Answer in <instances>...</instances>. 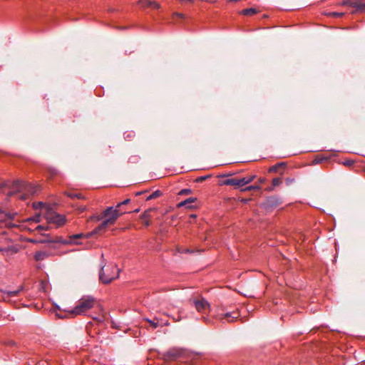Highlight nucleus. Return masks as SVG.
Here are the masks:
<instances>
[{
  "label": "nucleus",
  "mask_w": 365,
  "mask_h": 365,
  "mask_svg": "<svg viewBox=\"0 0 365 365\" xmlns=\"http://www.w3.org/2000/svg\"><path fill=\"white\" fill-rule=\"evenodd\" d=\"M168 324H169V323L168 322L165 323V325H168Z\"/></svg>",
  "instance_id": "58836bf2"
},
{
  "label": "nucleus",
  "mask_w": 365,
  "mask_h": 365,
  "mask_svg": "<svg viewBox=\"0 0 365 365\" xmlns=\"http://www.w3.org/2000/svg\"><path fill=\"white\" fill-rule=\"evenodd\" d=\"M43 237L38 239L39 243H58L61 245H78V242L76 240L78 239L84 238L85 235L83 233L73 235L69 237L68 240H64L61 237H52L48 235H42Z\"/></svg>",
  "instance_id": "20e7f679"
},
{
  "label": "nucleus",
  "mask_w": 365,
  "mask_h": 365,
  "mask_svg": "<svg viewBox=\"0 0 365 365\" xmlns=\"http://www.w3.org/2000/svg\"><path fill=\"white\" fill-rule=\"evenodd\" d=\"M130 199H126L125 200H123V202H119L117 204V205L115 206L118 209H120V207L123 205H127L130 202Z\"/></svg>",
  "instance_id": "393cba45"
},
{
  "label": "nucleus",
  "mask_w": 365,
  "mask_h": 365,
  "mask_svg": "<svg viewBox=\"0 0 365 365\" xmlns=\"http://www.w3.org/2000/svg\"><path fill=\"white\" fill-rule=\"evenodd\" d=\"M255 178V175L247 176L242 178H230L223 181L222 184L225 185H232L235 188H239L252 182Z\"/></svg>",
  "instance_id": "6e6552de"
},
{
  "label": "nucleus",
  "mask_w": 365,
  "mask_h": 365,
  "mask_svg": "<svg viewBox=\"0 0 365 365\" xmlns=\"http://www.w3.org/2000/svg\"><path fill=\"white\" fill-rule=\"evenodd\" d=\"M50 172L52 175H56L57 173V171L56 170H50Z\"/></svg>",
  "instance_id": "2f4dec72"
},
{
  "label": "nucleus",
  "mask_w": 365,
  "mask_h": 365,
  "mask_svg": "<svg viewBox=\"0 0 365 365\" xmlns=\"http://www.w3.org/2000/svg\"><path fill=\"white\" fill-rule=\"evenodd\" d=\"M41 221V215L36 214L34 217L26 219L21 224L17 225L12 222V216L6 213L4 211L0 210V227H7V228H19L20 230H27L30 232L37 230H46L48 227L38 225L35 228H32L28 226L27 224H30L31 222H39Z\"/></svg>",
  "instance_id": "f257e3e1"
},
{
  "label": "nucleus",
  "mask_w": 365,
  "mask_h": 365,
  "mask_svg": "<svg viewBox=\"0 0 365 365\" xmlns=\"http://www.w3.org/2000/svg\"><path fill=\"white\" fill-rule=\"evenodd\" d=\"M96 299L91 296H83L78 302V304L70 311L71 315L77 316L86 313L94 307Z\"/></svg>",
  "instance_id": "39448f33"
},
{
  "label": "nucleus",
  "mask_w": 365,
  "mask_h": 365,
  "mask_svg": "<svg viewBox=\"0 0 365 365\" xmlns=\"http://www.w3.org/2000/svg\"><path fill=\"white\" fill-rule=\"evenodd\" d=\"M85 210V207L81 208V210L83 211Z\"/></svg>",
  "instance_id": "e433bc0d"
},
{
  "label": "nucleus",
  "mask_w": 365,
  "mask_h": 365,
  "mask_svg": "<svg viewBox=\"0 0 365 365\" xmlns=\"http://www.w3.org/2000/svg\"><path fill=\"white\" fill-rule=\"evenodd\" d=\"M38 239H36V238H31V239H29L28 241L31 242V243H34V244H38L39 242H38Z\"/></svg>",
  "instance_id": "cd10ccee"
},
{
  "label": "nucleus",
  "mask_w": 365,
  "mask_h": 365,
  "mask_svg": "<svg viewBox=\"0 0 365 365\" xmlns=\"http://www.w3.org/2000/svg\"><path fill=\"white\" fill-rule=\"evenodd\" d=\"M353 163H354V162L351 160H346L344 163V165L349 166V165H351Z\"/></svg>",
  "instance_id": "c756f323"
},
{
  "label": "nucleus",
  "mask_w": 365,
  "mask_h": 365,
  "mask_svg": "<svg viewBox=\"0 0 365 365\" xmlns=\"http://www.w3.org/2000/svg\"><path fill=\"white\" fill-rule=\"evenodd\" d=\"M5 187H8L10 190L7 193L9 196L16 195L18 198L22 200L28 199L38 190V187L29 182L20 181L14 182L11 185L4 184L1 188Z\"/></svg>",
  "instance_id": "f03ea898"
},
{
  "label": "nucleus",
  "mask_w": 365,
  "mask_h": 365,
  "mask_svg": "<svg viewBox=\"0 0 365 365\" xmlns=\"http://www.w3.org/2000/svg\"><path fill=\"white\" fill-rule=\"evenodd\" d=\"M69 197L73 198V197H78V198H81V194H71V195H69Z\"/></svg>",
  "instance_id": "c85d7f7f"
},
{
  "label": "nucleus",
  "mask_w": 365,
  "mask_h": 365,
  "mask_svg": "<svg viewBox=\"0 0 365 365\" xmlns=\"http://www.w3.org/2000/svg\"><path fill=\"white\" fill-rule=\"evenodd\" d=\"M173 16H178V17H180V18H182V19L185 18V16H184L183 14L178 13V12L174 13L173 14Z\"/></svg>",
  "instance_id": "bb28decb"
},
{
  "label": "nucleus",
  "mask_w": 365,
  "mask_h": 365,
  "mask_svg": "<svg viewBox=\"0 0 365 365\" xmlns=\"http://www.w3.org/2000/svg\"><path fill=\"white\" fill-rule=\"evenodd\" d=\"M19 292V290H15V291H9L7 292V295L9 297H15L17 296Z\"/></svg>",
  "instance_id": "a878e982"
},
{
  "label": "nucleus",
  "mask_w": 365,
  "mask_h": 365,
  "mask_svg": "<svg viewBox=\"0 0 365 365\" xmlns=\"http://www.w3.org/2000/svg\"><path fill=\"white\" fill-rule=\"evenodd\" d=\"M257 13V9L253 8L246 9L240 11V14L245 16H253Z\"/></svg>",
  "instance_id": "f3484780"
},
{
  "label": "nucleus",
  "mask_w": 365,
  "mask_h": 365,
  "mask_svg": "<svg viewBox=\"0 0 365 365\" xmlns=\"http://www.w3.org/2000/svg\"><path fill=\"white\" fill-rule=\"evenodd\" d=\"M3 251V248L0 247V252Z\"/></svg>",
  "instance_id": "a19ab883"
},
{
  "label": "nucleus",
  "mask_w": 365,
  "mask_h": 365,
  "mask_svg": "<svg viewBox=\"0 0 365 365\" xmlns=\"http://www.w3.org/2000/svg\"><path fill=\"white\" fill-rule=\"evenodd\" d=\"M48 257V254L46 252L38 251L34 255V259L36 261H42Z\"/></svg>",
  "instance_id": "2eb2a0df"
},
{
  "label": "nucleus",
  "mask_w": 365,
  "mask_h": 365,
  "mask_svg": "<svg viewBox=\"0 0 365 365\" xmlns=\"http://www.w3.org/2000/svg\"><path fill=\"white\" fill-rule=\"evenodd\" d=\"M239 317L237 312H227L226 314H220L217 315V319H226L228 322H233L236 319Z\"/></svg>",
  "instance_id": "9b49d317"
},
{
  "label": "nucleus",
  "mask_w": 365,
  "mask_h": 365,
  "mask_svg": "<svg viewBox=\"0 0 365 365\" xmlns=\"http://www.w3.org/2000/svg\"><path fill=\"white\" fill-rule=\"evenodd\" d=\"M341 4L342 6L349 5L354 8L355 12H365V1L364 0H345Z\"/></svg>",
  "instance_id": "9d476101"
},
{
  "label": "nucleus",
  "mask_w": 365,
  "mask_h": 365,
  "mask_svg": "<svg viewBox=\"0 0 365 365\" xmlns=\"http://www.w3.org/2000/svg\"><path fill=\"white\" fill-rule=\"evenodd\" d=\"M145 320L148 322L153 329H156L158 327V320L157 322L149 319H145Z\"/></svg>",
  "instance_id": "4be33fe9"
},
{
  "label": "nucleus",
  "mask_w": 365,
  "mask_h": 365,
  "mask_svg": "<svg viewBox=\"0 0 365 365\" xmlns=\"http://www.w3.org/2000/svg\"><path fill=\"white\" fill-rule=\"evenodd\" d=\"M120 269L113 264L103 267L100 272V279L104 284H108L118 277Z\"/></svg>",
  "instance_id": "423d86ee"
},
{
  "label": "nucleus",
  "mask_w": 365,
  "mask_h": 365,
  "mask_svg": "<svg viewBox=\"0 0 365 365\" xmlns=\"http://www.w3.org/2000/svg\"><path fill=\"white\" fill-rule=\"evenodd\" d=\"M328 16L334 17V18H339L344 15V12H330L327 14Z\"/></svg>",
  "instance_id": "412c9836"
},
{
  "label": "nucleus",
  "mask_w": 365,
  "mask_h": 365,
  "mask_svg": "<svg viewBox=\"0 0 365 365\" xmlns=\"http://www.w3.org/2000/svg\"><path fill=\"white\" fill-rule=\"evenodd\" d=\"M140 194H141L140 192L136 193L137 195H140Z\"/></svg>",
  "instance_id": "c9c22d12"
},
{
  "label": "nucleus",
  "mask_w": 365,
  "mask_h": 365,
  "mask_svg": "<svg viewBox=\"0 0 365 365\" xmlns=\"http://www.w3.org/2000/svg\"><path fill=\"white\" fill-rule=\"evenodd\" d=\"M160 195V192L159 191H156V192H154L153 193H152L151 195H150L147 198L146 200H150L151 199H153V198H155L157 197H158Z\"/></svg>",
  "instance_id": "b1692460"
},
{
  "label": "nucleus",
  "mask_w": 365,
  "mask_h": 365,
  "mask_svg": "<svg viewBox=\"0 0 365 365\" xmlns=\"http://www.w3.org/2000/svg\"><path fill=\"white\" fill-rule=\"evenodd\" d=\"M33 206L36 210L41 209L42 211H43V215L46 212V207H51L50 206L45 205L41 202H35L33 204Z\"/></svg>",
  "instance_id": "dca6fc26"
},
{
  "label": "nucleus",
  "mask_w": 365,
  "mask_h": 365,
  "mask_svg": "<svg viewBox=\"0 0 365 365\" xmlns=\"http://www.w3.org/2000/svg\"><path fill=\"white\" fill-rule=\"evenodd\" d=\"M125 212L120 211V210L118 209L116 207H108L103 212L101 217H97L98 220L104 219L102 223L92 232L89 233L88 235H85L84 237H88L93 234H101L102 232H104L108 226L114 225L118 218Z\"/></svg>",
  "instance_id": "7ed1b4c3"
},
{
  "label": "nucleus",
  "mask_w": 365,
  "mask_h": 365,
  "mask_svg": "<svg viewBox=\"0 0 365 365\" xmlns=\"http://www.w3.org/2000/svg\"><path fill=\"white\" fill-rule=\"evenodd\" d=\"M192 217H195L196 216L195 215H191Z\"/></svg>",
  "instance_id": "4c0bfd02"
},
{
  "label": "nucleus",
  "mask_w": 365,
  "mask_h": 365,
  "mask_svg": "<svg viewBox=\"0 0 365 365\" xmlns=\"http://www.w3.org/2000/svg\"><path fill=\"white\" fill-rule=\"evenodd\" d=\"M139 211L138 209L135 210V212H138Z\"/></svg>",
  "instance_id": "ea45409f"
},
{
  "label": "nucleus",
  "mask_w": 365,
  "mask_h": 365,
  "mask_svg": "<svg viewBox=\"0 0 365 365\" xmlns=\"http://www.w3.org/2000/svg\"><path fill=\"white\" fill-rule=\"evenodd\" d=\"M264 181H265V179H264V178H260V179H259V182H260V183H264Z\"/></svg>",
  "instance_id": "473e14b6"
},
{
  "label": "nucleus",
  "mask_w": 365,
  "mask_h": 365,
  "mask_svg": "<svg viewBox=\"0 0 365 365\" xmlns=\"http://www.w3.org/2000/svg\"><path fill=\"white\" fill-rule=\"evenodd\" d=\"M284 166H285V164L284 163H277L275 165L271 167L269 169V173H277L281 168H284Z\"/></svg>",
  "instance_id": "a211bd4d"
},
{
  "label": "nucleus",
  "mask_w": 365,
  "mask_h": 365,
  "mask_svg": "<svg viewBox=\"0 0 365 365\" xmlns=\"http://www.w3.org/2000/svg\"><path fill=\"white\" fill-rule=\"evenodd\" d=\"M260 189H261V187L259 185H251V186H248V187H245L243 190L244 191H250V190H259Z\"/></svg>",
  "instance_id": "5701e85b"
},
{
  "label": "nucleus",
  "mask_w": 365,
  "mask_h": 365,
  "mask_svg": "<svg viewBox=\"0 0 365 365\" xmlns=\"http://www.w3.org/2000/svg\"><path fill=\"white\" fill-rule=\"evenodd\" d=\"M187 191H188V190H182V191H181V193H184V192H185V193H187Z\"/></svg>",
  "instance_id": "72a5a7b5"
},
{
  "label": "nucleus",
  "mask_w": 365,
  "mask_h": 365,
  "mask_svg": "<svg viewBox=\"0 0 365 365\" xmlns=\"http://www.w3.org/2000/svg\"><path fill=\"white\" fill-rule=\"evenodd\" d=\"M44 217L48 224H53L56 227H61L66 222L64 215L58 214L51 207H46V212L44 214Z\"/></svg>",
  "instance_id": "0eeeda50"
},
{
  "label": "nucleus",
  "mask_w": 365,
  "mask_h": 365,
  "mask_svg": "<svg viewBox=\"0 0 365 365\" xmlns=\"http://www.w3.org/2000/svg\"><path fill=\"white\" fill-rule=\"evenodd\" d=\"M196 310L202 314H207L210 311V303L203 297L191 299Z\"/></svg>",
  "instance_id": "1a4fd4ad"
},
{
  "label": "nucleus",
  "mask_w": 365,
  "mask_h": 365,
  "mask_svg": "<svg viewBox=\"0 0 365 365\" xmlns=\"http://www.w3.org/2000/svg\"><path fill=\"white\" fill-rule=\"evenodd\" d=\"M180 1H181L182 3H183V2L187 3V2H192L193 0H180Z\"/></svg>",
  "instance_id": "7c9ffc66"
},
{
  "label": "nucleus",
  "mask_w": 365,
  "mask_h": 365,
  "mask_svg": "<svg viewBox=\"0 0 365 365\" xmlns=\"http://www.w3.org/2000/svg\"><path fill=\"white\" fill-rule=\"evenodd\" d=\"M195 201V198L193 197H189L186 199L185 200L180 202L178 204V207H181L182 206H186L188 204L192 203Z\"/></svg>",
  "instance_id": "aec40b11"
},
{
  "label": "nucleus",
  "mask_w": 365,
  "mask_h": 365,
  "mask_svg": "<svg viewBox=\"0 0 365 365\" xmlns=\"http://www.w3.org/2000/svg\"><path fill=\"white\" fill-rule=\"evenodd\" d=\"M138 4L144 8L152 7L157 9L160 8V5L158 2L150 0H140L138 1Z\"/></svg>",
  "instance_id": "f8f14e48"
},
{
  "label": "nucleus",
  "mask_w": 365,
  "mask_h": 365,
  "mask_svg": "<svg viewBox=\"0 0 365 365\" xmlns=\"http://www.w3.org/2000/svg\"><path fill=\"white\" fill-rule=\"evenodd\" d=\"M19 248L16 245L9 246L6 248H3V252L9 253L11 255L16 254L19 252Z\"/></svg>",
  "instance_id": "4468645a"
},
{
  "label": "nucleus",
  "mask_w": 365,
  "mask_h": 365,
  "mask_svg": "<svg viewBox=\"0 0 365 365\" xmlns=\"http://www.w3.org/2000/svg\"><path fill=\"white\" fill-rule=\"evenodd\" d=\"M282 180L279 178H274L272 180V186L271 187L267 188V190L268 191L273 190L275 187L280 185L282 184Z\"/></svg>",
  "instance_id": "6ab92c4d"
},
{
  "label": "nucleus",
  "mask_w": 365,
  "mask_h": 365,
  "mask_svg": "<svg viewBox=\"0 0 365 365\" xmlns=\"http://www.w3.org/2000/svg\"><path fill=\"white\" fill-rule=\"evenodd\" d=\"M185 252H190V251L189 250H185Z\"/></svg>",
  "instance_id": "f704fd0d"
},
{
  "label": "nucleus",
  "mask_w": 365,
  "mask_h": 365,
  "mask_svg": "<svg viewBox=\"0 0 365 365\" xmlns=\"http://www.w3.org/2000/svg\"><path fill=\"white\" fill-rule=\"evenodd\" d=\"M151 210H148L143 212L141 215L140 218L142 220V222L145 226H148L150 225L149 219L150 217V212Z\"/></svg>",
  "instance_id": "ddd939ff"
}]
</instances>
